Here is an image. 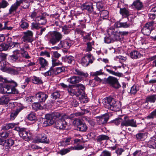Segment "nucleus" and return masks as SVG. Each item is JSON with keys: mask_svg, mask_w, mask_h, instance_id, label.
I'll return each instance as SVG.
<instances>
[{"mask_svg": "<svg viewBox=\"0 0 156 156\" xmlns=\"http://www.w3.org/2000/svg\"><path fill=\"white\" fill-rule=\"evenodd\" d=\"M88 111L86 110L84 111L83 112H79L71 114L70 116H69L68 118L70 119H72L75 116H80L83 115L84 114H85L87 112H88Z\"/></svg>", "mask_w": 156, "mask_h": 156, "instance_id": "44", "label": "nucleus"}, {"mask_svg": "<svg viewBox=\"0 0 156 156\" xmlns=\"http://www.w3.org/2000/svg\"><path fill=\"white\" fill-rule=\"evenodd\" d=\"M22 4V8L25 9L28 8L30 5V2L28 0L23 1V2Z\"/></svg>", "mask_w": 156, "mask_h": 156, "instance_id": "63", "label": "nucleus"}, {"mask_svg": "<svg viewBox=\"0 0 156 156\" xmlns=\"http://www.w3.org/2000/svg\"><path fill=\"white\" fill-rule=\"evenodd\" d=\"M121 35V31H118L116 30L113 36H112V37H114V40H118L120 38Z\"/></svg>", "mask_w": 156, "mask_h": 156, "instance_id": "62", "label": "nucleus"}, {"mask_svg": "<svg viewBox=\"0 0 156 156\" xmlns=\"http://www.w3.org/2000/svg\"><path fill=\"white\" fill-rule=\"evenodd\" d=\"M141 54L138 51L134 50L130 53V56L132 58L136 59L140 57Z\"/></svg>", "mask_w": 156, "mask_h": 156, "instance_id": "34", "label": "nucleus"}, {"mask_svg": "<svg viewBox=\"0 0 156 156\" xmlns=\"http://www.w3.org/2000/svg\"><path fill=\"white\" fill-rule=\"evenodd\" d=\"M102 103L105 107L114 111H118L120 109V106L115 100L111 97L106 98L103 99Z\"/></svg>", "mask_w": 156, "mask_h": 156, "instance_id": "1", "label": "nucleus"}, {"mask_svg": "<svg viewBox=\"0 0 156 156\" xmlns=\"http://www.w3.org/2000/svg\"><path fill=\"white\" fill-rule=\"evenodd\" d=\"M94 60V59L93 57L91 56V55L88 54L86 55L82 58L81 64L83 66L86 67L90 63H92Z\"/></svg>", "mask_w": 156, "mask_h": 156, "instance_id": "10", "label": "nucleus"}, {"mask_svg": "<svg viewBox=\"0 0 156 156\" xmlns=\"http://www.w3.org/2000/svg\"><path fill=\"white\" fill-rule=\"evenodd\" d=\"M120 13L122 16H127L129 15V11L125 8L120 9Z\"/></svg>", "mask_w": 156, "mask_h": 156, "instance_id": "56", "label": "nucleus"}, {"mask_svg": "<svg viewBox=\"0 0 156 156\" xmlns=\"http://www.w3.org/2000/svg\"><path fill=\"white\" fill-rule=\"evenodd\" d=\"M156 101V94L147 96L146 98L145 103H154Z\"/></svg>", "mask_w": 156, "mask_h": 156, "instance_id": "27", "label": "nucleus"}, {"mask_svg": "<svg viewBox=\"0 0 156 156\" xmlns=\"http://www.w3.org/2000/svg\"><path fill=\"white\" fill-rule=\"evenodd\" d=\"M94 41L88 42L87 43V48L86 49L87 51H92L93 47L94 45Z\"/></svg>", "mask_w": 156, "mask_h": 156, "instance_id": "42", "label": "nucleus"}, {"mask_svg": "<svg viewBox=\"0 0 156 156\" xmlns=\"http://www.w3.org/2000/svg\"><path fill=\"white\" fill-rule=\"evenodd\" d=\"M83 148V147L81 145L74 147H71L69 148L62 149L60 151L59 153L62 155H63L68 153L72 150H79L82 149Z\"/></svg>", "mask_w": 156, "mask_h": 156, "instance_id": "18", "label": "nucleus"}, {"mask_svg": "<svg viewBox=\"0 0 156 156\" xmlns=\"http://www.w3.org/2000/svg\"><path fill=\"white\" fill-rule=\"evenodd\" d=\"M147 118L148 119H153L156 118V109L153 110L151 113L148 115Z\"/></svg>", "mask_w": 156, "mask_h": 156, "instance_id": "58", "label": "nucleus"}, {"mask_svg": "<svg viewBox=\"0 0 156 156\" xmlns=\"http://www.w3.org/2000/svg\"><path fill=\"white\" fill-rule=\"evenodd\" d=\"M28 119L31 121H35L37 120V118L34 112H31L27 116Z\"/></svg>", "mask_w": 156, "mask_h": 156, "instance_id": "47", "label": "nucleus"}, {"mask_svg": "<svg viewBox=\"0 0 156 156\" xmlns=\"http://www.w3.org/2000/svg\"><path fill=\"white\" fill-rule=\"evenodd\" d=\"M74 125L77 126V130L82 132L86 131L87 129V127L85 123H83L80 119L75 118L73 122Z\"/></svg>", "mask_w": 156, "mask_h": 156, "instance_id": "8", "label": "nucleus"}, {"mask_svg": "<svg viewBox=\"0 0 156 156\" xmlns=\"http://www.w3.org/2000/svg\"><path fill=\"white\" fill-rule=\"evenodd\" d=\"M76 86L77 88V92L79 96L81 95L80 98L81 99V101L84 103L87 102L88 100L87 99V96L85 95L84 93L85 90L84 86L80 83L76 85Z\"/></svg>", "mask_w": 156, "mask_h": 156, "instance_id": "7", "label": "nucleus"}, {"mask_svg": "<svg viewBox=\"0 0 156 156\" xmlns=\"http://www.w3.org/2000/svg\"><path fill=\"white\" fill-rule=\"evenodd\" d=\"M62 38V34L60 32L54 31L50 32L48 34V41L52 45L57 44Z\"/></svg>", "mask_w": 156, "mask_h": 156, "instance_id": "4", "label": "nucleus"}, {"mask_svg": "<svg viewBox=\"0 0 156 156\" xmlns=\"http://www.w3.org/2000/svg\"><path fill=\"white\" fill-rule=\"evenodd\" d=\"M71 42L72 41L70 40L61 41L58 45V47H54L52 48H55L56 49H58L62 48L65 49H68L71 45Z\"/></svg>", "mask_w": 156, "mask_h": 156, "instance_id": "15", "label": "nucleus"}, {"mask_svg": "<svg viewBox=\"0 0 156 156\" xmlns=\"http://www.w3.org/2000/svg\"><path fill=\"white\" fill-rule=\"evenodd\" d=\"M24 35L22 37V41L27 43L31 42L33 41V33L31 31L28 30L24 32Z\"/></svg>", "mask_w": 156, "mask_h": 156, "instance_id": "13", "label": "nucleus"}, {"mask_svg": "<svg viewBox=\"0 0 156 156\" xmlns=\"http://www.w3.org/2000/svg\"><path fill=\"white\" fill-rule=\"evenodd\" d=\"M101 18L107 19L108 17V12L106 10H102L100 12Z\"/></svg>", "mask_w": 156, "mask_h": 156, "instance_id": "37", "label": "nucleus"}, {"mask_svg": "<svg viewBox=\"0 0 156 156\" xmlns=\"http://www.w3.org/2000/svg\"><path fill=\"white\" fill-rule=\"evenodd\" d=\"M60 116V114L58 112H54L51 114L45 115V120L43 122L42 125L43 127L52 125L55 123V119Z\"/></svg>", "mask_w": 156, "mask_h": 156, "instance_id": "3", "label": "nucleus"}, {"mask_svg": "<svg viewBox=\"0 0 156 156\" xmlns=\"http://www.w3.org/2000/svg\"><path fill=\"white\" fill-rule=\"evenodd\" d=\"M127 21L124 22L118 21L115 23V26L118 28H127L130 27L131 25L130 22L128 20V18H127Z\"/></svg>", "mask_w": 156, "mask_h": 156, "instance_id": "17", "label": "nucleus"}, {"mask_svg": "<svg viewBox=\"0 0 156 156\" xmlns=\"http://www.w3.org/2000/svg\"><path fill=\"white\" fill-rule=\"evenodd\" d=\"M82 80V77L73 76L68 79L67 81L71 84H74L78 83Z\"/></svg>", "mask_w": 156, "mask_h": 156, "instance_id": "21", "label": "nucleus"}, {"mask_svg": "<svg viewBox=\"0 0 156 156\" xmlns=\"http://www.w3.org/2000/svg\"><path fill=\"white\" fill-rule=\"evenodd\" d=\"M12 133L9 131H5L0 133V137L2 138L4 140L7 137H10Z\"/></svg>", "mask_w": 156, "mask_h": 156, "instance_id": "40", "label": "nucleus"}, {"mask_svg": "<svg viewBox=\"0 0 156 156\" xmlns=\"http://www.w3.org/2000/svg\"><path fill=\"white\" fill-rule=\"evenodd\" d=\"M106 81L107 83L115 88H118L121 86L119 83L118 79L114 77L109 76L107 78Z\"/></svg>", "mask_w": 156, "mask_h": 156, "instance_id": "11", "label": "nucleus"}, {"mask_svg": "<svg viewBox=\"0 0 156 156\" xmlns=\"http://www.w3.org/2000/svg\"><path fill=\"white\" fill-rule=\"evenodd\" d=\"M6 72L12 74L14 75L17 74L19 73V71L17 69L11 68H9Z\"/></svg>", "mask_w": 156, "mask_h": 156, "instance_id": "53", "label": "nucleus"}, {"mask_svg": "<svg viewBox=\"0 0 156 156\" xmlns=\"http://www.w3.org/2000/svg\"><path fill=\"white\" fill-rule=\"evenodd\" d=\"M14 140L12 139H8L5 140L4 146L5 149L8 150H9L10 149V147L12 146L14 144Z\"/></svg>", "mask_w": 156, "mask_h": 156, "instance_id": "33", "label": "nucleus"}, {"mask_svg": "<svg viewBox=\"0 0 156 156\" xmlns=\"http://www.w3.org/2000/svg\"><path fill=\"white\" fill-rule=\"evenodd\" d=\"M16 125V124L15 123H9L2 126V129L4 130H7L10 129L12 128Z\"/></svg>", "mask_w": 156, "mask_h": 156, "instance_id": "45", "label": "nucleus"}, {"mask_svg": "<svg viewBox=\"0 0 156 156\" xmlns=\"http://www.w3.org/2000/svg\"><path fill=\"white\" fill-rule=\"evenodd\" d=\"M13 55H11L9 57L10 61L14 62H22L23 59L20 56V51L18 50H16L13 51Z\"/></svg>", "mask_w": 156, "mask_h": 156, "instance_id": "14", "label": "nucleus"}, {"mask_svg": "<svg viewBox=\"0 0 156 156\" xmlns=\"http://www.w3.org/2000/svg\"><path fill=\"white\" fill-rule=\"evenodd\" d=\"M121 126H130L134 127H136L137 126L136 121L133 119H129L127 117H124V119L122 122Z\"/></svg>", "mask_w": 156, "mask_h": 156, "instance_id": "9", "label": "nucleus"}, {"mask_svg": "<svg viewBox=\"0 0 156 156\" xmlns=\"http://www.w3.org/2000/svg\"><path fill=\"white\" fill-rule=\"evenodd\" d=\"M46 14L43 13L41 16L40 15L39 18L36 19L37 21L40 24L44 25L46 23V20L45 18Z\"/></svg>", "mask_w": 156, "mask_h": 156, "instance_id": "26", "label": "nucleus"}, {"mask_svg": "<svg viewBox=\"0 0 156 156\" xmlns=\"http://www.w3.org/2000/svg\"><path fill=\"white\" fill-rule=\"evenodd\" d=\"M154 138L153 137L148 141L147 144L148 147L153 149L156 148V140H154Z\"/></svg>", "mask_w": 156, "mask_h": 156, "instance_id": "30", "label": "nucleus"}, {"mask_svg": "<svg viewBox=\"0 0 156 156\" xmlns=\"http://www.w3.org/2000/svg\"><path fill=\"white\" fill-rule=\"evenodd\" d=\"M12 80H9L6 78H4L2 76H0V85L1 87H0V92L2 93H10L11 90H10L12 88Z\"/></svg>", "mask_w": 156, "mask_h": 156, "instance_id": "2", "label": "nucleus"}, {"mask_svg": "<svg viewBox=\"0 0 156 156\" xmlns=\"http://www.w3.org/2000/svg\"><path fill=\"white\" fill-rule=\"evenodd\" d=\"M16 129L19 131V135L20 137H23L24 139H30L31 138L30 133L26 131L25 129H20L19 128H17Z\"/></svg>", "mask_w": 156, "mask_h": 156, "instance_id": "16", "label": "nucleus"}, {"mask_svg": "<svg viewBox=\"0 0 156 156\" xmlns=\"http://www.w3.org/2000/svg\"><path fill=\"white\" fill-rule=\"evenodd\" d=\"M83 9H86L89 12H91L93 11V7L91 3H86L83 4L81 6Z\"/></svg>", "mask_w": 156, "mask_h": 156, "instance_id": "25", "label": "nucleus"}, {"mask_svg": "<svg viewBox=\"0 0 156 156\" xmlns=\"http://www.w3.org/2000/svg\"><path fill=\"white\" fill-rule=\"evenodd\" d=\"M72 140L71 137H68L65 139L62 142V144L63 146H66L72 143Z\"/></svg>", "mask_w": 156, "mask_h": 156, "instance_id": "43", "label": "nucleus"}, {"mask_svg": "<svg viewBox=\"0 0 156 156\" xmlns=\"http://www.w3.org/2000/svg\"><path fill=\"white\" fill-rule=\"evenodd\" d=\"M139 90L138 87L135 85H133L131 88L130 93L131 94H135Z\"/></svg>", "mask_w": 156, "mask_h": 156, "instance_id": "61", "label": "nucleus"}, {"mask_svg": "<svg viewBox=\"0 0 156 156\" xmlns=\"http://www.w3.org/2000/svg\"><path fill=\"white\" fill-rule=\"evenodd\" d=\"M36 98L40 102H44L48 97L47 94L43 92H40L35 95Z\"/></svg>", "mask_w": 156, "mask_h": 156, "instance_id": "19", "label": "nucleus"}, {"mask_svg": "<svg viewBox=\"0 0 156 156\" xmlns=\"http://www.w3.org/2000/svg\"><path fill=\"white\" fill-rule=\"evenodd\" d=\"M109 138V137L106 135H101L97 137V140L98 142H101L104 140H107Z\"/></svg>", "mask_w": 156, "mask_h": 156, "instance_id": "49", "label": "nucleus"}, {"mask_svg": "<svg viewBox=\"0 0 156 156\" xmlns=\"http://www.w3.org/2000/svg\"><path fill=\"white\" fill-rule=\"evenodd\" d=\"M10 49L9 47V44H8L5 43H2L0 45V51H7Z\"/></svg>", "mask_w": 156, "mask_h": 156, "instance_id": "48", "label": "nucleus"}, {"mask_svg": "<svg viewBox=\"0 0 156 156\" xmlns=\"http://www.w3.org/2000/svg\"><path fill=\"white\" fill-rule=\"evenodd\" d=\"M7 62L4 60L1 61L0 62V69L3 72H6L9 68Z\"/></svg>", "mask_w": 156, "mask_h": 156, "instance_id": "31", "label": "nucleus"}, {"mask_svg": "<svg viewBox=\"0 0 156 156\" xmlns=\"http://www.w3.org/2000/svg\"><path fill=\"white\" fill-rule=\"evenodd\" d=\"M9 5L8 2L5 0H3L0 2V9L5 8Z\"/></svg>", "mask_w": 156, "mask_h": 156, "instance_id": "60", "label": "nucleus"}, {"mask_svg": "<svg viewBox=\"0 0 156 156\" xmlns=\"http://www.w3.org/2000/svg\"><path fill=\"white\" fill-rule=\"evenodd\" d=\"M109 119V116L108 114H105L101 117H98L97 121L99 125L106 123Z\"/></svg>", "mask_w": 156, "mask_h": 156, "instance_id": "22", "label": "nucleus"}, {"mask_svg": "<svg viewBox=\"0 0 156 156\" xmlns=\"http://www.w3.org/2000/svg\"><path fill=\"white\" fill-rule=\"evenodd\" d=\"M52 67L62 65V63L59 61L57 58L52 57Z\"/></svg>", "mask_w": 156, "mask_h": 156, "instance_id": "46", "label": "nucleus"}, {"mask_svg": "<svg viewBox=\"0 0 156 156\" xmlns=\"http://www.w3.org/2000/svg\"><path fill=\"white\" fill-rule=\"evenodd\" d=\"M21 43L17 42H12L9 43V47L10 48H20V44Z\"/></svg>", "mask_w": 156, "mask_h": 156, "instance_id": "54", "label": "nucleus"}, {"mask_svg": "<svg viewBox=\"0 0 156 156\" xmlns=\"http://www.w3.org/2000/svg\"><path fill=\"white\" fill-rule=\"evenodd\" d=\"M84 120L92 126H94L95 124L94 119L92 118L87 117L84 118Z\"/></svg>", "mask_w": 156, "mask_h": 156, "instance_id": "55", "label": "nucleus"}, {"mask_svg": "<svg viewBox=\"0 0 156 156\" xmlns=\"http://www.w3.org/2000/svg\"><path fill=\"white\" fill-rule=\"evenodd\" d=\"M32 107L34 109L37 110V109H41L42 107L39 103H35L32 105Z\"/></svg>", "mask_w": 156, "mask_h": 156, "instance_id": "64", "label": "nucleus"}, {"mask_svg": "<svg viewBox=\"0 0 156 156\" xmlns=\"http://www.w3.org/2000/svg\"><path fill=\"white\" fill-rule=\"evenodd\" d=\"M73 72L75 74L79 75L80 76V77H82V78L83 77H86L88 75L87 73H84L77 69H74Z\"/></svg>", "mask_w": 156, "mask_h": 156, "instance_id": "29", "label": "nucleus"}, {"mask_svg": "<svg viewBox=\"0 0 156 156\" xmlns=\"http://www.w3.org/2000/svg\"><path fill=\"white\" fill-rule=\"evenodd\" d=\"M106 71L110 74L114 75L115 76H118L119 77L121 76L122 75V73L119 72H115L114 71L111 69H106Z\"/></svg>", "mask_w": 156, "mask_h": 156, "instance_id": "57", "label": "nucleus"}, {"mask_svg": "<svg viewBox=\"0 0 156 156\" xmlns=\"http://www.w3.org/2000/svg\"><path fill=\"white\" fill-rule=\"evenodd\" d=\"M39 63L41 66V67L44 68L47 66L48 64V62L44 58L42 57H40L39 58Z\"/></svg>", "mask_w": 156, "mask_h": 156, "instance_id": "38", "label": "nucleus"}, {"mask_svg": "<svg viewBox=\"0 0 156 156\" xmlns=\"http://www.w3.org/2000/svg\"><path fill=\"white\" fill-rule=\"evenodd\" d=\"M112 36H106L104 38V41L106 43L109 44L114 41L112 39Z\"/></svg>", "mask_w": 156, "mask_h": 156, "instance_id": "59", "label": "nucleus"}, {"mask_svg": "<svg viewBox=\"0 0 156 156\" xmlns=\"http://www.w3.org/2000/svg\"><path fill=\"white\" fill-rule=\"evenodd\" d=\"M23 109V107H19L16 109V110L13 111L10 115V120H14L19 112Z\"/></svg>", "mask_w": 156, "mask_h": 156, "instance_id": "23", "label": "nucleus"}, {"mask_svg": "<svg viewBox=\"0 0 156 156\" xmlns=\"http://www.w3.org/2000/svg\"><path fill=\"white\" fill-rule=\"evenodd\" d=\"M32 81L35 84H40L43 83L42 80L41 78L35 76H34L32 79Z\"/></svg>", "mask_w": 156, "mask_h": 156, "instance_id": "41", "label": "nucleus"}, {"mask_svg": "<svg viewBox=\"0 0 156 156\" xmlns=\"http://www.w3.org/2000/svg\"><path fill=\"white\" fill-rule=\"evenodd\" d=\"M51 98L53 99H56L60 98L61 97L60 92L59 91H56L52 93Z\"/></svg>", "mask_w": 156, "mask_h": 156, "instance_id": "51", "label": "nucleus"}, {"mask_svg": "<svg viewBox=\"0 0 156 156\" xmlns=\"http://www.w3.org/2000/svg\"><path fill=\"white\" fill-rule=\"evenodd\" d=\"M65 61L69 64L74 65L75 63L74 57L71 56H66L65 57Z\"/></svg>", "mask_w": 156, "mask_h": 156, "instance_id": "32", "label": "nucleus"}, {"mask_svg": "<svg viewBox=\"0 0 156 156\" xmlns=\"http://www.w3.org/2000/svg\"><path fill=\"white\" fill-rule=\"evenodd\" d=\"M156 12V7H154L151 9V13L148 14L149 18L151 20H154L155 18V14L153 12Z\"/></svg>", "mask_w": 156, "mask_h": 156, "instance_id": "50", "label": "nucleus"}, {"mask_svg": "<svg viewBox=\"0 0 156 156\" xmlns=\"http://www.w3.org/2000/svg\"><path fill=\"white\" fill-rule=\"evenodd\" d=\"M36 141L37 143L41 142L46 144H48L49 143V139L47 138V136L44 134H39Z\"/></svg>", "mask_w": 156, "mask_h": 156, "instance_id": "20", "label": "nucleus"}, {"mask_svg": "<svg viewBox=\"0 0 156 156\" xmlns=\"http://www.w3.org/2000/svg\"><path fill=\"white\" fill-rule=\"evenodd\" d=\"M147 134L146 133H139L136 135V137L138 141H143L147 138Z\"/></svg>", "mask_w": 156, "mask_h": 156, "instance_id": "28", "label": "nucleus"}, {"mask_svg": "<svg viewBox=\"0 0 156 156\" xmlns=\"http://www.w3.org/2000/svg\"><path fill=\"white\" fill-rule=\"evenodd\" d=\"M9 100V98L8 96L3 95L0 98V105L7 104Z\"/></svg>", "mask_w": 156, "mask_h": 156, "instance_id": "36", "label": "nucleus"}, {"mask_svg": "<svg viewBox=\"0 0 156 156\" xmlns=\"http://www.w3.org/2000/svg\"><path fill=\"white\" fill-rule=\"evenodd\" d=\"M132 7H133L138 10L141 9L143 7V4L140 0H136L134 1L132 5Z\"/></svg>", "mask_w": 156, "mask_h": 156, "instance_id": "24", "label": "nucleus"}, {"mask_svg": "<svg viewBox=\"0 0 156 156\" xmlns=\"http://www.w3.org/2000/svg\"><path fill=\"white\" fill-rule=\"evenodd\" d=\"M67 91L69 94L72 96L76 95L77 96H79L77 91H76L75 89H73L72 87H69L68 88Z\"/></svg>", "mask_w": 156, "mask_h": 156, "instance_id": "39", "label": "nucleus"}, {"mask_svg": "<svg viewBox=\"0 0 156 156\" xmlns=\"http://www.w3.org/2000/svg\"><path fill=\"white\" fill-rule=\"evenodd\" d=\"M64 117L61 115L57 118H56L55 121V127L58 129H64L67 126V122L65 120Z\"/></svg>", "mask_w": 156, "mask_h": 156, "instance_id": "5", "label": "nucleus"}, {"mask_svg": "<svg viewBox=\"0 0 156 156\" xmlns=\"http://www.w3.org/2000/svg\"><path fill=\"white\" fill-rule=\"evenodd\" d=\"M40 15L38 14V12L34 11L30 13V16L32 19L37 21L36 19L39 18L40 16Z\"/></svg>", "mask_w": 156, "mask_h": 156, "instance_id": "52", "label": "nucleus"}, {"mask_svg": "<svg viewBox=\"0 0 156 156\" xmlns=\"http://www.w3.org/2000/svg\"><path fill=\"white\" fill-rule=\"evenodd\" d=\"M64 69L63 67H57L53 68L52 67H51L49 70L45 73V76H48L50 75H52L55 74L57 75L64 71Z\"/></svg>", "mask_w": 156, "mask_h": 156, "instance_id": "12", "label": "nucleus"}, {"mask_svg": "<svg viewBox=\"0 0 156 156\" xmlns=\"http://www.w3.org/2000/svg\"><path fill=\"white\" fill-rule=\"evenodd\" d=\"M12 86H13V87H12V88H11V90H10L11 91H12V92L7 93L8 94H18L19 91L16 88V87L17 86V83L15 81H12Z\"/></svg>", "mask_w": 156, "mask_h": 156, "instance_id": "35", "label": "nucleus"}, {"mask_svg": "<svg viewBox=\"0 0 156 156\" xmlns=\"http://www.w3.org/2000/svg\"><path fill=\"white\" fill-rule=\"evenodd\" d=\"M156 24L154 21H151L147 23L141 30V32L144 35L149 36L151 30H153Z\"/></svg>", "mask_w": 156, "mask_h": 156, "instance_id": "6", "label": "nucleus"}]
</instances>
